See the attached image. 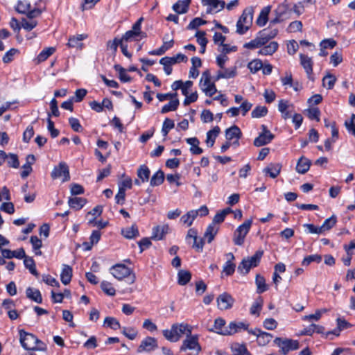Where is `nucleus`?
Returning a JSON list of instances; mask_svg holds the SVG:
<instances>
[{
	"label": "nucleus",
	"mask_w": 355,
	"mask_h": 355,
	"mask_svg": "<svg viewBox=\"0 0 355 355\" xmlns=\"http://www.w3.org/2000/svg\"><path fill=\"white\" fill-rule=\"evenodd\" d=\"M192 327L184 323H175L172 324L170 329L162 331L164 338L172 343L178 342L183 335L189 336L191 333Z\"/></svg>",
	"instance_id": "f257e3e1"
},
{
	"label": "nucleus",
	"mask_w": 355,
	"mask_h": 355,
	"mask_svg": "<svg viewBox=\"0 0 355 355\" xmlns=\"http://www.w3.org/2000/svg\"><path fill=\"white\" fill-rule=\"evenodd\" d=\"M254 10L252 7H248L243 11L236 23V33L243 35L251 26L253 19Z\"/></svg>",
	"instance_id": "f03ea898"
},
{
	"label": "nucleus",
	"mask_w": 355,
	"mask_h": 355,
	"mask_svg": "<svg viewBox=\"0 0 355 355\" xmlns=\"http://www.w3.org/2000/svg\"><path fill=\"white\" fill-rule=\"evenodd\" d=\"M262 255V251H257L253 256L243 259L238 267V270L244 275L248 274L251 268L258 266Z\"/></svg>",
	"instance_id": "7ed1b4c3"
},
{
	"label": "nucleus",
	"mask_w": 355,
	"mask_h": 355,
	"mask_svg": "<svg viewBox=\"0 0 355 355\" xmlns=\"http://www.w3.org/2000/svg\"><path fill=\"white\" fill-rule=\"evenodd\" d=\"M110 270L112 275L119 280L130 277V284H133L135 282L136 277L135 273L124 264H116L110 268Z\"/></svg>",
	"instance_id": "20e7f679"
},
{
	"label": "nucleus",
	"mask_w": 355,
	"mask_h": 355,
	"mask_svg": "<svg viewBox=\"0 0 355 355\" xmlns=\"http://www.w3.org/2000/svg\"><path fill=\"white\" fill-rule=\"evenodd\" d=\"M252 223V219L246 220L236 228L233 236V242L235 245L241 246L244 243L245 238L250 231Z\"/></svg>",
	"instance_id": "39448f33"
},
{
	"label": "nucleus",
	"mask_w": 355,
	"mask_h": 355,
	"mask_svg": "<svg viewBox=\"0 0 355 355\" xmlns=\"http://www.w3.org/2000/svg\"><path fill=\"white\" fill-rule=\"evenodd\" d=\"M20 343L22 347L26 350H34L36 344H38L39 339L32 334L26 332L24 330L19 331Z\"/></svg>",
	"instance_id": "423d86ee"
},
{
	"label": "nucleus",
	"mask_w": 355,
	"mask_h": 355,
	"mask_svg": "<svg viewBox=\"0 0 355 355\" xmlns=\"http://www.w3.org/2000/svg\"><path fill=\"white\" fill-rule=\"evenodd\" d=\"M51 176L54 180L63 177L62 182L69 181L70 180V174L67 164L64 162H60L58 166L54 167Z\"/></svg>",
	"instance_id": "0eeeda50"
},
{
	"label": "nucleus",
	"mask_w": 355,
	"mask_h": 355,
	"mask_svg": "<svg viewBox=\"0 0 355 355\" xmlns=\"http://www.w3.org/2000/svg\"><path fill=\"white\" fill-rule=\"evenodd\" d=\"M274 342L279 347L284 355H286L291 350H295L299 348V343L297 340L291 339L283 340L280 338H277Z\"/></svg>",
	"instance_id": "6e6552de"
},
{
	"label": "nucleus",
	"mask_w": 355,
	"mask_h": 355,
	"mask_svg": "<svg viewBox=\"0 0 355 355\" xmlns=\"http://www.w3.org/2000/svg\"><path fill=\"white\" fill-rule=\"evenodd\" d=\"M269 40H270L268 38L265 31H261L254 40L245 43L243 46L246 49H254L266 45Z\"/></svg>",
	"instance_id": "1a4fd4ad"
},
{
	"label": "nucleus",
	"mask_w": 355,
	"mask_h": 355,
	"mask_svg": "<svg viewBox=\"0 0 355 355\" xmlns=\"http://www.w3.org/2000/svg\"><path fill=\"white\" fill-rule=\"evenodd\" d=\"M186 339L183 340L182 345L180 347L181 351L187 349H197L198 353L201 350V347L198 343V336L197 335L186 336Z\"/></svg>",
	"instance_id": "9d476101"
},
{
	"label": "nucleus",
	"mask_w": 355,
	"mask_h": 355,
	"mask_svg": "<svg viewBox=\"0 0 355 355\" xmlns=\"http://www.w3.org/2000/svg\"><path fill=\"white\" fill-rule=\"evenodd\" d=\"M202 3L203 6H208L206 11L207 14L216 13L225 6V1L222 0H202Z\"/></svg>",
	"instance_id": "9b49d317"
},
{
	"label": "nucleus",
	"mask_w": 355,
	"mask_h": 355,
	"mask_svg": "<svg viewBox=\"0 0 355 355\" xmlns=\"http://www.w3.org/2000/svg\"><path fill=\"white\" fill-rule=\"evenodd\" d=\"M234 302V298L227 293H223L217 297L218 307L220 310H227L232 307Z\"/></svg>",
	"instance_id": "f8f14e48"
},
{
	"label": "nucleus",
	"mask_w": 355,
	"mask_h": 355,
	"mask_svg": "<svg viewBox=\"0 0 355 355\" xmlns=\"http://www.w3.org/2000/svg\"><path fill=\"white\" fill-rule=\"evenodd\" d=\"M157 342L155 338L148 336L143 340L137 349V352H151L157 348Z\"/></svg>",
	"instance_id": "ddd939ff"
},
{
	"label": "nucleus",
	"mask_w": 355,
	"mask_h": 355,
	"mask_svg": "<svg viewBox=\"0 0 355 355\" xmlns=\"http://www.w3.org/2000/svg\"><path fill=\"white\" fill-rule=\"evenodd\" d=\"M248 327L249 324L243 322H231L228 324V331H225L223 334L227 336L233 335L239 332L241 329L248 330Z\"/></svg>",
	"instance_id": "4468645a"
},
{
	"label": "nucleus",
	"mask_w": 355,
	"mask_h": 355,
	"mask_svg": "<svg viewBox=\"0 0 355 355\" xmlns=\"http://www.w3.org/2000/svg\"><path fill=\"white\" fill-rule=\"evenodd\" d=\"M336 322H337V327L332 331H329L327 332V334H325V338H327L329 337V336H330V335L338 336L340 335L341 331L346 329L351 326V324L349 322H347L345 320L341 319L340 318H338L336 320Z\"/></svg>",
	"instance_id": "2eb2a0df"
},
{
	"label": "nucleus",
	"mask_w": 355,
	"mask_h": 355,
	"mask_svg": "<svg viewBox=\"0 0 355 355\" xmlns=\"http://www.w3.org/2000/svg\"><path fill=\"white\" fill-rule=\"evenodd\" d=\"M169 226L168 225H158L153 229L151 239L159 241L164 239L166 234L168 233Z\"/></svg>",
	"instance_id": "dca6fc26"
},
{
	"label": "nucleus",
	"mask_w": 355,
	"mask_h": 355,
	"mask_svg": "<svg viewBox=\"0 0 355 355\" xmlns=\"http://www.w3.org/2000/svg\"><path fill=\"white\" fill-rule=\"evenodd\" d=\"M1 254L3 257L6 259H12L13 257L17 259H23L25 257V251L23 248H19L17 250L12 251L8 249L1 250Z\"/></svg>",
	"instance_id": "f3484780"
},
{
	"label": "nucleus",
	"mask_w": 355,
	"mask_h": 355,
	"mask_svg": "<svg viewBox=\"0 0 355 355\" xmlns=\"http://www.w3.org/2000/svg\"><path fill=\"white\" fill-rule=\"evenodd\" d=\"M236 75V67L226 69L224 68L219 71L214 78V81H218L220 78H234Z\"/></svg>",
	"instance_id": "a211bd4d"
},
{
	"label": "nucleus",
	"mask_w": 355,
	"mask_h": 355,
	"mask_svg": "<svg viewBox=\"0 0 355 355\" xmlns=\"http://www.w3.org/2000/svg\"><path fill=\"white\" fill-rule=\"evenodd\" d=\"M282 165L278 163H271L263 169V173L272 178H275L280 173Z\"/></svg>",
	"instance_id": "6ab92c4d"
},
{
	"label": "nucleus",
	"mask_w": 355,
	"mask_h": 355,
	"mask_svg": "<svg viewBox=\"0 0 355 355\" xmlns=\"http://www.w3.org/2000/svg\"><path fill=\"white\" fill-rule=\"evenodd\" d=\"M122 235L128 239H134L139 236V230L136 224H133L131 227L123 228L121 230Z\"/></svg>",
	"instance_id": "aec40b11"
},
{
	"label": "nucleus",
	"mask_w": 355,
	"mask_h": 355,
	"mask_svg": "<svg viewBox=\"0 0 355 355\" xmlns=\"http://www.w3.org/2000/svg\"><path fill=\"white\" fill-rule=\"evenodd\" d=\"M191 0H179L173 6V10L178 14H184L188 11Z\"/></svg>",
	"instance_id": "412c9836"
},
{
	"label": "nucleus",
	"mask_w": 355,
	"mask_h": 355,
	"mask_svg": "<svg viewBox=\"0 0 355 355\" xmlns=\"http://www.w3.org/2000/svg\"><path fill=\"white\" fill-rule=\"evenodd\" d=\"M72 277V268L69 265H63L60 279L63 284L67 285L70 283Z\"/></svg>",
	"instance_id": "4be33fe9"
},
{
	"label": "nucleus",
	"mask_w": 355,
	"mask_h": 355,
	"mask_svg": "<svg viewBox=\"0 0 355 355\" xmlns=\"http://www.w3.org/2000/svg\"><path fill=\"white\" fill-rule=\"evenodd\" d=\"M225 320L221 318H218L214 321V328L211 329L210 331H214L218 334L226 336L223 334L225 331H228V326L225 327Z\"/></svg>",
	"instance_id": "5701e85b"
},
{
	"label": "nucleus",
	"mask_w": 355,
	"mask_h": 355,
	"mask_svg": "<svg viewBox=\"0 0 355 355\" xmlns=\"http://www.w3.org/2000/svg\"><path fill=\"white\" fill-rule=\"evenodd\" d=\"M278 43L270 42L268 44L263 46L258 52L259 55H272L278 49Z\"/></svg>",
	"instance_id": "b1692460"
},
{
	"label": "nucleus",
	"mask_w": 355,
	"mask_h": 355,
	"mask_svg": "<svg viewBox=\"0 0 355 355\" xmlns=\"http://www.w3.org/2000/svg\"><path fill=\"white\" fill-rule=\"evenodd\" d=\"M288 10V6L286 4H282L278 6L277 9L275 10L276 17L275 19H272L270 21V26L275 25L277 23L283 21V16L284 15L286 11Z\"/></svg>",
	"instance_id": "393cba45"
},
{
	"label": "nucleus",
	"mask_w": 355,
	"mask_h": 355,
	"mask_svg": "<svg viewBox=\"0 0 355 355\" xmlns=\"http://www.w3.org/2000/svg\"><path fill=\"white\" fill-rule=\"evenodd\" d=\"M241 131L236 125H233L225 130V137L230 141L234 139H239L241 137Z\"/></svg>",
	"instance_id": "a878e982"
},
{
	"label": "nucleus",
	"mask_w": 355,
	"mask_h": 355,
	"mask_svg": "<svg viewBox=\"0 0 355 355\" xmlns=\"http://www.w3.org/2000/svg\"><path fill=\"white\" fill-rule=\"evenodd\" d=\"M273 134L264 135L259 134V135L254 140V145L259 147L269 144L274 138Z\"/></svg>",
	"instance_id": "bb28decb"
},
{
	"label": "nucleus",
	"mask_w": 355,
	"mask_h": 355,
	"mask_svg": "<svg viewBox=\"0 0 355 355\" xmlns=\"http://www.w3.org/2000/svg\"><path fill=\"white\" fill-rule=\"evenodd\" d=\"M311 162L309 159L301 157L296 166V170L299 173L304 174L309 170Z\"/></svg>",
	"instance_id": "cd10ccee"
},
{
	"label": "nucleus",
	"mask_w": 355,
	"mask_h": 355,
	"mask_svg": "<svg viewBox=\"0 0 355 355\" xmlns=\"http://www.w3.org/2000/svg\"><path fill=\"white\" fill-rule=\"evenodd\" d=\"M186 141L191 145L190 151L192 154L200 155L202 153V149L198 146L200 141L196 137L187 138Z\"/></svg>",
	"instance_id": "c85d7f7f"
},
{
	"label": "nucleus",
	"mask_w": 355,
	"mask_h": 355,
	"mask_svg": "<svg viewBox=\"0 0 355 355\" xmlns=\"http://www.w3.org/2000/svg\"><path fill=\"white\" fill-rule=\"evenodd\" d=\"M86 37L85 35H78L77 36H73L69 37L67 46L69 48H77L81 49L83 44L81 42Z\"/></svg>",
	"instance_id": "c756f323"
},
{
	"label": "nucleus",
	"mask_w": 355,
	"mask_h": 355,
	"mask_svg": "<svg viewBox=\"0 0 355 355\" xmlns=\"http://www.w3.org/2000/svg\"><path fill=\"white\" fill-rule=\"evenodd\" d=\"M26 294L27 297L32 300L33 301L39 304L42 302V295L39 290L28 287L26 291Z\"/></svg>",
	"instance_id": "7c9ffc66"
},
{
	"label": "nucleus",
	"mask_w": 355,
	"mask_h": 355,
	"mask_svg": "<svg viewBox=\"0 0 355 355\" xmlns=\"http://www.w3.org/2000/svg\"><path fill=\"white\" fill-rule=\"evenodd\" d=\"M220 129L218 126H215L212 130L207 133L206 143L208 146L212 147L214 144L216 137L220 133Z\"/></svg>",
	"instance_id": "2f4dec72"
},
{
	"label": "nucleus",
	"mask_w": 355,
	"mask_h": 355,
	"mask_svg": "<svg viewBox=\"0 0 355 355\" xmlns=\"http://www.w3.org/2000/svg\"><path fill=\"white\" fill-rule=\"evenodd\" d=\"M271 7L270 6L264 7L257 19V24L259 26H263L268 21V15L270 12Z\"/></svg>",
	"instance_id": "473e14b6"
},
{
	"label": "nucleus",
	"mask_w": 355,
	"mask_h": 355,
	"mask_svg": "<svg viewBox=\"0 0 355 355\" xmlns=\"http://www.w3.org/2000/svg\"><path fill=\"white\" fill-rule=\"evenodd\" d=\"M198 213L194 210H191L181 217L180 221L184 225H186L187 227H189L192 225L193 220L196 219Z\"/></svg>",
	"instance_id": "72a5a7b5"
},
{
	"label": "nucleus",
	"mask_w": 355,
	"mask_h": 355,
	"mask_svg": "<svg viewBox=\"0 0 355 355\" xmlns=\"http://www.w3.org/2000/svg\"><path fill=\"white\" fill-rule=\"evenodd\" d=\"M191 278V274L189 271L180 270L178 273V282L181 286L186 285Z\"/></svg>",
	"instance_id": "f704fd0d"
},
{
	"label": "nucleus",
	"mask_w": 355,
	"mask_h": 355,
	"mask_svg": "<svg viewBox=\"0 0 355 355\" xmlns=\"http://www.w3.org/2000/svg\"><path fill=\"white\" fill-rule=\"evenodd\" d=\"M218 228L216 227V225H214L213 223L210 224L207 227V228L204 234V238L207 239V242L209 243H210L214 240L216 234L218 232Z\"/></svg>",
	"instance_id": "c9c22d12"
},
{
	"label": "nucleus",
	"mask_w": 355,
	"mask_h": 355,
	"mask_svg": "<svg viewBox=\"0 0 355 355\" xmlns=\"http://www.w3.org/2000/svg\"><path fill=\"white\" fill-rule=\"evenodd\" d=\"M85 202L86 200L80 197L70 198L68 202L70 207L77 210L81 209Z\"/></svg>",
	"instance_id": "e433bc0d"
},
{
	"label": "nucleus",
	"mask_w": 355,
	"mask_h": 355,
	"mask_svg": "<svg viewBox=\"0 0 355 355\" xmlns=\"http://www.w3.org/2000/svg\"><path fill=\"white\" fill-rule=\"evenodd\" d=\"M263 304V300L261 297H257L255 301L253 302L250 312L252 315H257V316L259 315L260 311L262 309Z\"/></svg>",
	"instance_id": "4c0bfd02"
},
{
	"label": "nucleus",
	"mask_w": 355,
	"mask_h": 355,
	"mask_svg": "<svg viewBox=\"0 0 355 355\" xmlns=\"http://www.w3.org/2000/svg\"><path fill=\"white\" fill-rule=\"evenodd\" d=\"M300 64L305 69L308 78L311 76V58L304 53H300Z\"/></svg>",
	"instance_id": "58836bf2"
},
{
	"label": "nucleus",
	"mask_w": 355,
	"mask_h": 355,
	"mask_svg": "<svg viewBox=\"0 0 355 355\" xmlns=\"http://www.w3.org/2000/svg\"><path fill=\"white\" fill-rule=\"evenodd\" d=\"M55 51V49L54 47H48L44 49L43 51L40 52V53L37 55L36 58L37 63H40L42 62L45 61Z\"/></svg>",
	"instance_id": "ea45409f"
},
{
	"label": "nucleus",
	"mask_w": 355,
	"mask_h": 355,
	"mask_svg": "<svg viewBox=\"0 0 355 355\" xmlns=\"http://www.w3.org/2000/svg\"><path fill=\"white\" fill-rule=\"evenodd\" d=\"M24 263L26 268H28L31 274L37 277L38 272L35 268V263L32 257H28L25 255V257H24Z\"/></svg>",
	"instance_id": "a19ab883"
},
{
	"label": "nucleus",
	"mask_w": 355,
	"mask_h": 355,
	"mask_svg": "<svg viewBox=\"0 0 355 355\" xmlns=\"http://www.w3.org/2000/svg\"><path fill=\"white\" fill-rule=\"evenodd\" d=\"M211 84L210 71L209 70H206L202 74V77L200 80V86L202 90L204 91L205 87H207Z\"/></svg>",
	"instance_id": "79ce46f5"
},
{
	"label": "nucleus",
	"mask_w": 355,
	"mask_h": 355,
	"mask_svg": "<svg viewBox=\"0 0 355 355\" xmlns=\"http://www.w3.org/2000/svg\"><path fill=\"white\" fill-rule=\"evenodd\" d=\"M164 172L161 170H159L151 178L150 185L153 187L160 185L164 182Z\"/></svg>",
	"instance_id": "37998d69"
},
{
	"label": "nucleus",
	"mask_w": 355,
	"mask_h": 355,
	"mask_svg": "<svg viewBox=\"0 0 355 355\" xmlns=\"http://www.w3.org/2000/svg\"><path fill=\"white\" fill-rule=\"evenodd\" d=\"M114 68L116 71L119 72V78L121 81L123 83L131 81V77L126 73L125 69L123 67L119 64H115Z\"/></svg>",
	"instance_id": "c03bdc74"
},
{
	"label": "nucleus",
	"mask_w": 355,
	"mask_h": 355,
	"mask_svg": "<svg viewBox=\"0 0 355 355\" xmlns=\"http://www.w3.org/2000/svg\"><path fill=\"white\" fill-rule=\"evenodd\" d=\"M137 175L142 182L148 181L150 176L149 168L146 165L141 166L137 171Z\"/></svg>",
	"instance_id": "a18cd8bd"
},
{
	"label": "nucleus",
	"mask_w": 355,
	"mask_h": 355,
	"mask_svg": "<svg viewBox=\"0 0 355 355\" xmlns=\"http://www.w3.org/2000/svg\"><path fill=\"white\" fill-rule=\"evenodd\" d=\"M272 338L270 334L261 331L257 334V343L259 345L264 346L270 341Z\"/></svg>",
	"instance_id": "49530a36"
},
{
	"label": "nucleus",
	"mask_w": 355,
	"mask_h": 355,
	"mask_svg": "<svg viewBox=\"0 0 355 355\" xmlns=\"http://www.w3.org/2000/svg\"><path fill=\"white\" fill-rule=\"evenodd\" d=\"M336 81V78L335 76L331 74H327L322 79V85L324 87H327L328 89H331L334 87Z\"/></svg>",
	"instance_id": "de8ad7c7"
},
{
	"label": "nucleus",
	"mask_w": 355,
	"mask_h": 355,
	"mask_svg": "<svg viewBox=\"0 0 355 355\" xmlns=\"http://www.w3.org/2000/svg\"><path fill=\"white\" fill-rule=\"evenodd\" d=\"M256 284L257 293H262L268 289L264 277L260 275H257L256 276Z\"/></svg>",
	"instance_id": "09e8293b"
},
{
	"label": "nucleus",
	"mask_w": 355,
	"mask_h": 355,
	"mask_svg": "<svg viewBox=\"0 0 355 355\" xmlns=\"http://www.w3.org/2000/svg\"><path fill=\"white\" fill-rule=\"evenodd\" d=\"M179 105L178 99H175L171 101L168 104L163 106L161 110V113L165 114L170 111H175L178 109Z\"/></svg>",
	"instance_id": "8fccbe9b"
},
{
	"label": "nucleus",
	"mask_w": 355,
	"mask_h": 355,
	"mask_svg": "<svg viewBox=\"0 0 355 355\" xmlns=\"http://www.w3.org/2000/svg\"><path fill=\"white\" fill-rule=\"evenodd\" d=\"M268 113V109L266 106H257L252 112L251 115L253 118H259L264 116Z\"/></svg>",
	"instance_id": "3c124183"
},
{
	"label": "nucleus",
	"mask_w": 355,
	"mask_h": 355,
	"mask_svg": "<svg viewBox=\"0 0 355 355\" xmlns=\"http://www.w3.org/2000/svg\"><path fill=\"white\" fill-rule=\"evenodd\" d=\"M121 42V39L114 38L113 40H109L107 42V49L112 51V53L114 55L117 51V48Z\"/></svg>",
	"instance_id": "603ef678"
},
{
	"label": "nucleus",
	"mask_w": 355,
	"mask_h": 355,
	"mask_svg": "<svg viewBox=\"0 0 355 355\" xmlns=\"http://www.w3.org/2000/svg\"><path fill=\"white\" fill-rule=\"evenodd\" d=\"M174 126V121L168 118H166L163 123L162 128V132L163 136L166 137L168 135L170 130L173 129Z\"/></svg>",
	"instance_id": "864d4df0"
},
{
	"label": "nucleus",
	"mask_w": 355,
	"mask_h": 355,
	"mask_svg": "<svg viewBox=\"0 0 355 355\" xmlns=\"http://www.w3.org/2000/svg\"><path fill=\"white\" fill-rule=\"evenodd\" d=\"M234 355H250L244 345H235L232 347Z\"/></svg>",
	"instance_id": "5fc2aeb1"
},
{
	"label": "nucleus",
	"mask_w": 355,
	"mask_h": 355,
	"mask_svg": "<svg viewBox=\"0 0 355 355\" xmlns=\"http://www.w3.org/2000/svg\"><path fill=\"white\" fill-rule=\"evenodd\" d=\"M104 323L114 330H116L121 327L119 322L112 317H106L105 318Z\"/></svg>",
	"instance_id": "6e6d98bb"
},
{
	"label": "nucleus",
	"mask_w": 355,
	"mask_h": 355,
	"mask_svg": "<svg viewBox=\"0 0 355 355\" xmlns=\"http://www.w3.org/2000/svg\"><path fill=\"white\" fill-rule=\"evenodd\" d=\"M101 289L108 295L114 296L116 293L115 289L112 286L111 283L103 281L101 284Z\"/></svg>",
	"instance_id": "4d7b16f0"
},
{
	"label": "nucleus",
	"mask_w": 355,
	"mask_h": 355,
	"mask_svg": "<svg viewBox=\"0 0 355 355\" xmlns=\"http://www.w3.org/2000/svg\"><path fill=\"white\" fill-rule=\"evenodd\" d=\"M248 67L252 73H256L263 67V63L260 60L255 59L249 62Z\"/></svg>",
	"instance_id": "13d9d810"
},
{
	"label": "nucleus",
	"mask_w": 355,
	"mask_h": 355,
	"mask_svg": "<svg viewBox=\"0 0 355 355\" xmlns=\"http://www.w3.org/2000/svg\"><path fill=\"white\" fill-rule=\"evenodd\" d=\"M47 123H48V130L51 133V135L53 138H55L58 136L59 135V130L55 129L54 127V123L51 119V114L50 112L48 113V119H47Z\"/></svg>",
	"instance_id": "bf43d9fd"
},
{
	"label": "nucleus",
	"mask_w": 355,
	"mask_h": 355,
	"mask_svg": "<svg viewBox=\"0 0 355 355\" xmlns=\"http://www.w3.org/2000/svg\"><path fill=\"white\" fill-rule=\"evenodd\" d=\"M336 216L335 215H332L330 218L324 220L322 225V228L324 229V230H329L336 225Z\"/></svg>",
	"instance_id": "052dcab7"
},
{
	"label": "nucleus",
	"mask_w": 355,
	"mask_h": 355,
	"mask_svg": "<svg viewBox=\"0 0 355 355\" xmlns=\"http://www.w3.org/2000/svg\"><path fill=\"white\" fill-rule=\"evenodd\" d=\"M345 125L347 130L355 137V114H352L348 121H345Z\"/></svg>",
	"instance_id": "680f3d73"
},
{
	"label": "nucleus",
	"mask_w": 355,
	"mask_h": 355,
	"mask_svg": "<svg viewBox=\"0 0 355 355\" xmlns=\"http://www.w3.org/2000/svg\"><path fill=\"white\" fill-rule=\"evenodd\" d=\"M31 6L29 3L26 1H19L16 7V10L19 13L25 14L31 9Z\"/></svg>",
	"instance_id": "e2e57ef3"
},
{
	"label": "nucleus",
	"mask_w": 355,
	"mask_h": 355,
	"mask_svg": "<svg viewBox=\"0 0 355 355\" xmlns=\"http://www.w3.org/2000/svg\"><path fill=\"white\" fill-rule=\"evenodd\" d=\"M207 24L205 20L202 19L200 17L194 18L188 25L187 28L193 30L198 28L200 26Z\"/></svg>",
	"instance_id": "0e129e2a"
},
{
	"label": "nucleus",
	"mask_w": 355,
	"mask_h": 355,
	"mask_svg": "<svg viewBox=\"0 0 355 355\" xmlns=\"http://www.w3.org/2000/svg\"><path fill=\"white\" fill-rule=\"evenodd\" d=\"M122 334L130 340H134L137 336V331L133 328L123 327Z\"/></svg>",
	"instance_id": "69168bd1"
},
{
	"label": "nucleus",
	"mask_w": 355,
	"mask_h": 355,
	"mask_svg": "<svg viewBox=\"0 0 355 355\" xmlns=\"http://www.w3.org/2000/svg\"><path fill=\"white\" fill-rule=\"evenodd\" d=\"M343 62V55L339 52H335L330 56V62L334 67H337Z\"/></svg>",
	"instance_id": "338daca9"
},
{
	"label": "nucleus",
	"mask_w": 355,
	"mask_h": 355,
	"mask_svg": "<svg viewBox=\"0 0 355 355\" xmlns=\"http://www.w3.org/2000/svg\"><path fill=\"white\" fill-rule=\"evenodd\" d=\"M19 51L17 49H11L7 51L3 57V62L4 63H9L13 60V57Z\"/></svg>",
	"instance_id": "774afa93"
}]
</instances>
